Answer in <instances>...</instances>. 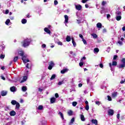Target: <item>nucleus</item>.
I'll return each mask as SVG.
<instances>
[{"instance_id":"obj_54","label":"nucleus","mask_w":125,"mask_h":125,"mask_svg":"<svg viewBox=\"0 0 125 125\" xmlns=\"http://www.w3.org/2000/svg\"><path fill=\"white\" fill-rule=\"evenodd\" d=\"M89 0H82L83 3H85L86 1H88Z\"/></svg>"},{"instance_id":"obj_51","label":"nucleus","mask_w":125,"mask_h":125,"mask_svg":"<svg viewBox=\"0 0 125 125\" xmlns=\"http://www.w3.org/2000/svg\"><path fill=\"white\" fill-rule=\"evenodd\" d=\"M122 62L123 64H125V58H124L122 60Z\"/></svg>"},{"instance_id":"obj_22","label":"nucleus","mask_w":125,"mask_h":125,"mask_svg":"<svg viewBox=\"0 0 125 125\" xmlns=\"http://www.w3.org/2000/svg\"><path fill=\"white\" fill-rule=\"evenodd\" d=\"M59 115L60 116V117L62 119V120H64V116L63 115V113H62V112H59Z\"/></svg>"},{"instance_id":"obj_63","label":"nucleus","mask_w":125,"mask_h":125,"mask_svg":"<svg viewBox=\"0 0 125 125\" xmlns=\"http://www.w3.org/2000/svg\"><path fill=\"white\" fill-rule=\"evenodd\" d=\"M38 90L39 91H40V92H42V89L39 88Z\"/></svg>"},{"instance_id":"obj_60","label":"nucleus","mask_w":125,"mask_h":125,"mask_svg":"<svg viewBox=\"0 0 125 125\" xmlns=\"http://www.w3.org/2000/svg\"><path fill=\"white\" fill-rule=\"evenodd\" d=\"M106 17L108 19H109V18H110V17H111V15H110V14H107L106 16Z\"/></svg>"},{"instance_id":"obj_4","label":"nucleus","mask_w":125,"mask_h":125,"mask_svg":"<svg viewBox=\"0 0 125 125\" xmlns=\"http://www.w3.org/2000/svg\"><path fill=\"white\" fill-rule=\"evenodd\" d=\"M118 63L117 62L113 61L112 62V64L111 63H109V67L110 68L111 71H113V68L112 67V66H117Z\"/></svg>"},{"instance_id":"obj_57","label":"nucleus","mask_w":125,"mask_h":125,"mask_svg":"<svg viewBox=\"0 0 125 125\" xmlns=\"http://www.w3.org/2000/svg\"><path fill=\"white\" fill-rule=\"evenodd\" d=\"M117 118L118 120H120V113H118L117 115Z\"/></svg>"},{"instance_id":"obj_53","label":"nucleus","mask_w":125,"mask_h":125,"mask_svg":"<svg viewBox=\"0 0 125 125\" xmlns=\"http://www.w3.org/2000/svg\"><path fill=\"white\" fill-rule=\"evenodd\" d=\"M117 58H118V56L114 55L113 57V60H116Z\"/></svg>"},{"instance_id":"obj_20","label":"nucleus","mask_w":125,"mask_h":125,"mask_svg":"<svg viewBox=\"0 0 125 125\" xmlns=\"http://www.w3.org/2000/svg\"><path fill=\"white\" fill-rule=\"evenodd\" d=\"M66 42H71V36H67L66 38Z\"/></svg>"},{"instance_id":"obj_50","label":"nucleus","mask_w":125,"mask_h":125,"mask_svg":"<svg viewBox=\"0 0 125 125\" xmlns=\"http://www.w3.org/2000/svg\"><path fill=\"white\" fill-rule=\"evenodd\" d=\"M0 78L1 80H3V81H5V78L3 76H1Z\"/></svg>"},{"instance_id":"obj_19","label":"nucleus","mask_w":125,"mask_h":125,"mask_svg":"<svg viewBox=\"0 0 125 125\" xmlns=\"http://www.w3.org/2000/svg\"><path fill=\"white\" fill-rule=\"evenodd\" d=\"M97 27L99 29H101V28H102V24H101L100 22L98 23L97 24Z\"/></svg>"},{"instance_id":"obj_9","label":"nucleus","mask_w":125,"mask_h":125,"mask_svg":"<svg viewBox=\"0 0 125 125\" xmlns=\"http://www.w3.org/2000/svg\"><path fill=\"white\" fill-rule=\"evenodd\" d=\"M64 23L65 24H66L68 22L69 17H68V16H67L66 15H64Z\"/></svg>"},{"instance_id":"obj_18","label":"nucleus","mask_w":125,"mask_h":125,"mask_svg":"<svg viewBox=\"0 0 125 125\" xmlns=\"http://www.w3.org/2000/svg\"><path fill=\"white\" fill-rule=\"evenodd\" d=\"M81 120L82 121V122H84L85 121V118H84V116L82 114L80 115Z\"/></svg>"},{"instance_id":"obj_37","label":"nucleus","mask_w":125,"mask_h":125,"mask_svg":"<svg viewBox=\"0 0 125 125\" xmlns=\"http://www.w3.org/2000/svg\"><path fill=\"white\" fill-rule=\"evenodd\" d=\"M68 115H69V116H72V114H73V111H72L71 110H69L68 111Z\"/></svg>"},{"instance_id":"obj_47","label":"nucleus","mask_w":125,"mask_h":125,"mask_svg":"<svg viewBox=\"0 0 125 125\" xmlns=\"http://www.w3.org/2000/svg\"><path fill=\"white\" fill-rule=\"evenodd\" d=\"M75 122V118H73L70 121V124H73Z\"/></svg>"},{"instance_id":"obj_6","label":"nucleus","mask_w":125,"mask_h":125,"mask_svg":"<svg viewBox=\"0 0 125 125\" xmlns=\"http://www.w3.org/2000/svg\"><path fill=\"white\" fill-rule=\"evenodd\" d=\"M86 59V58H85V57H84L82 59H81V62L79 63V65L80 66V67H82V66H83V60H85Z\"/></svg>"},{"instance_id":"obj_10","label":"nucleus","mask_w":125,"mask_h":125,"mask_svg":"<svg viewBox=\"0 0 125 125\" xmlns=\"http://www.w3.org/2000/svg\"><path fill=\"white\" fill-rule=\"evenodd\" d=\"M7 94V91H1L0 95L1 96H5Z\"/></svg>"},{"instance_id":"obj_23","label":"nucleus","mask_w":125,"mask_h":125,"mask_svg":"<svg viewBox=\"0 0 125 125\" xmlns=\"http://www.w3.org/2000/svg\"><path fill=\"white\" fill-rule=\"evenodd\" d=\"M21 89H22V91L25 92V91H27V87L26 86H23L22 87Z\"/></svg>"},{"instance_id":"obj_61","label":"nucleus","mask_w":125,"mask_h":125,"mask_svg":"<svg viewBox=\"0 0 125 125\" xmlns=\"http://www.w3.org/2000/svg\"><path fill=\"white\" fill-rule=\"evenodd\" d=\"M77 23H78V24H80V23H81V20H77Z\"/></svg>"},{"instance_id":"obj_48","label":"nucleus","mask_w":125,"mask_h":125,"mask_svg":"<svg viewBox=\"0 0 125 125\" xmlns=\"http://www.w3.org/2000/svg\"><path fill=\"white\" fill-rule=\"evenodd\" d=\"M118 43H119V44H120V45H123V42L122 41H118Z\"/></svg>"},{"instance_id":"obj_15","label":"nucleus","mask_w":125,"mask_h":125,"mask_svg":"<svg viewBox=\"0 0 125 125\" xmlns=\"http://www.w3.org/2000/svg\"><path fill=\"white\" fill-rule=\"evenodd\" d=\"M10 90L12 92H15L16 91V87L15 86L11 87Z\"/></svg>"},{"instance_id":"obj_44","label":"nucleus","mask_w":125,"mask_h":125,"mask_svg":"<svg viewBox=\"0 0 125 125\" xmlns=\"http://www.w3.org/2000/svg\"><path fill=\"white\" fill-rule=\"evenodd\" d=\"M29 65L31 66V63H28L26 65V67L27 68V69H30V67H29Z\"/></svg>"},{"instance_id":"obj_13","label":"nucleus","mask_w":125,"mask_h":125,"mask_svg":"<svg viewBox=\"0 0 125 125\" xmlns=\"http://www.w3.org/2000/svg\"><path fill=\"white\" fill-rule=\"evenodd\" d=\"M9 114L10 116L13 117L14 116H15V115H16V112L14 110H13L10 112Z\"/></svg>"},{"instance_id":"obj_42","label":"nucleus","mask_w":125,"mask_h":125,"mask_svg":"<svg viewBox=\"0 0 125 125\" xmlns=\"http://www.w3.org/2000/svg\"><path fill=\"white\" fill-rule=\"evenodd\" d=\"M96 104L98 105V106H99V105H100L101 104V103L99 101H96L95 102Z\"/></svg>"},{"instance_id":"obj_14","label":"nucleus","mask_w":125,"mask_h":125,"mask_svg":"<svg viewBox=\"0 0 125 125\" xmlns=\"http://www.w3.org/2000/svg\"><path fill=\"white\" fill-rule=\"evenodd\" d=\"M92 124H94V125H98V122L96 119H92Z\"/></svg>"},{"instance_id":"obj_17","label":"nucleus","mask_w":125,"mask_h":125,"mask_svg":"<svg viewBox=\"0 0 125 125\" xmlns=\"http://www.w3.org/2000/svg\"><path fill=\"white\" fill-rule=\"evenodd\" d=\"M55 101H56V98L53 97V98H51L50 99V102L52 104H53L55 102Z\"/></svg>"},{"instance_id":"obj_56","label":"nucleus","mask_w":125,"mask_h":125,"mask_svg":"<svg viewBox=\"0 0 125 125\" xmlns=\"http://www.w3.org/2000/svg\"><path fill=\"white\" fill-rule=\"evenodd\" d=\"M0 58L1 59H3L4 58V55H1L0 56Z\"/></svg>"},{"instance_id":"obj_30","label":"nucleus","mask_w":125,"mask_h":125,"mask_svg":"<svg viewBox=\"0 0 125 125\" xmlns=\"http://www.w3.org/2000/svg\"><path fill=\"white\" fill-rule=\"evenodd\" d=\"M5 23L6 25H9V23H10V20L7 19Z\"/></svg>"},{"instance_id":"obj_62","label":"nucleus","mask_w":125,"mask_h":125,"mask_svg":"<svg viewBox=\"0 0 125 125\" xmlns=\"http://www.w3.org/2000/svg\"><path fill=\"white\" fill-rule=\"evenodd\" d=\"M100 68H103V67H104L103 64L101 63L100 64Z\"/></svg>"},{"instance_id":"obj_43","label":"nucleus","mask_w":125,"mask_h":125,"mask_svg":"<svg viewBox=\"0 0 125 125\" xmlns=\"http://www.w3.org/2000/svg\"><path fill=\"white\" fill-rule=\"evenodd\" d=\"M42 48H46V45L45 44H43L42 45Z\"/></svg>"},{"instance_id":"obj_34","label":"nucleus","mask_w":125,"mask_h":125,"mask_svg":"<svg viewBox=\"0 0 125 125\" xmlns=\"http://www.w3.org/2000/svg\"><path fill=\"white\" fill-rule=\"evenodd\" d=\"M77 104H78V103L76 102H73L72 103V106H73V107H76V106H77Z\"/></svg>"},{"instance_id":"obj_24","label":"nucleus","mask_w":125,"mask_h":125,"mask_svg":"<svg viewBox=\"0 0 125 125\" xmlns=\"http://www.w3.org/2000/svg\"><path fill=\"white\" fill-rule=\"evenodd\" d=\"M116 20L117 21H120V20H121V19H122V16H116Z\"/></svg>"},{"instance_id":"obj_32","label":"nucleus","mask_w":125,"mask_h":125,"mask_svg":"<svg viewBox=\"0 0 125 125\" xmlns=\"http://www.w3.org/2000/svg\"><path fill=\"white\" fill-rule=\"evenodd\" d=\"M94 52L95 53L96 52L97 53H98V52H99V49L98 48H94Z\"/></svg>"},{"instance_id":"obj_35","label":"nucleus","mask_w":125,"mask_h":125,"mask_svg":"<svg viewBox=\"0 0 125 125\" xmlns=\"http://www.w3.org/2000/svg\"><path fill=\"white\" fill-rule=\"evenodd\" d=\"M43 109V106L42 105H40L38 106V110H42Z\"/></svg>"},{"instance_id":"obj_3","label":"nucleus","mask_w":125,"mask_h":125,"mask_svg":"<svg viewBox=\"0 0 125 125\" xmlns=\"http://www.w3.org/2000/svg\"><path fill=\"white\" fill-rule=\"evenodd\" d=\"M55 64L53 61H51L49 62V66L48 67V70H52V68L54 67Z\"/></svg>"},{"instance_id":"obj_46","label":"nucleus","mask_w":125,"mask_h":125,"mask_svg":"<svg viewBox=\"0 0 125 125\" xmlns=\"http://www.w3.org/2000/svg\"><path fill=\"white\" fill-rule=\"evenodd\" d=\"M18 60V57H15L14 59V62H16Z\"/></svg>"},{"instance_id":"obj_12","label":"nucleus","mask_w":125,"mask_h":125,"mask_svg":"<svg viewBox=\"0 0 125 125\" xmlns=\"http://www.w3.org/2000/svg\"><path fill=\"white\" fill-rule=\"evenodd\" d=\"M68 71H69V69L65 68L61 70V74H65V73H67V72H68Z\"/></svg>"},{"instance_id":"obj_45","label":"nucleus","mask_w":125,"mask_h":125,"mask_svg":"<svg viewBox=\"0 0 125 125\" xmlns=\"http://www.w3.org/2000/svg\"><path fill=\"white\" fill-rule=\"evenodd\" d=\"M87 83H89V82H90V78L88 77L86 79Z\"/></svg>"},{"instance_id":"obj_38","label":"nucleus","mask_w":125,"mask_h":125,"mask_svg":"<svg viewBox=\"0 0 125 125\" xmlns=\"http://www.w3.org/2000/svg\"><path fill=\"white\" fill-rule=\"evenodd\" d=\"M85 109L86 111H88V110H89V105H88V104H86Z\"/></svg>"},{"instance_id":"obj_2","label":"nucleus","mask_w":125,"mask_h":125,"mask_svg":"<svg viewBox=\"0 0 125 125\" xmlns=\"http://www.w3.org/2000/svg\"><path fill=\"white\" fill-rule=\"evenodd\" d=\"M31 42L32 40L30 39L26 38L21 42V44L23 47H27L30 45Z\"/></svg>"},{"instance_id":"obj_1","label":"nucleus","mask_w":125,"mask_h":125,"mask_svg":"<svg viewBox=\"0 0 125 125\" xmlns=\"http://www.w3.org/2000/svg\"><path fill=\"white\" fill-rule=\"evenodd\" d=\"M19 55L22 57V60L24 64H26V63L30 62V61L27 59V55H24V51H19Z\"/></svg>"},{"instance_id":"obj_5","label":"nucleus","mask_w":125,"mask_h":125,"mask_svg":"<svg viewBox=\"0 0 125 125\" xmlns=\"http://www.w3.org/2000/svg\"><path fill=\"white\" fill-rule=\"evenodd\" d=\"M114 110L109 109L108 110V116H113L114 115Z\"/></svg>"},{"instance_id":"obj_7","label":"nucleus","mask_w":125,"mask_h":125,"mask_svg":"<svg viewBox=\"0 0 125 125\" xmlns=\"http://www.w3.org/2000/svg\"><path fill=\"white\" fill-rule=\"evenodd\" d=\"M75 8L77 9V10H81L82 9V5L80 4H75Z\"/></svg>"},{"instance_id":"obj_25","label":"nucleus","mask_w":125,"mask_h":125,"mask_svg":"<svg viewBox=\"0 0 125 125\" xmlns=\"http://www.w3.org/2000/svg\"><path fill=\"white\" fill-rule=\"evenodd\" d=\"M125 64L124 63L121 64L118 66V67L121 69L123 68H125Z\"/></svg>"},{"instance_id":"obj_16","label":"nucleus","mask_w":125,"mask_h":125,"mask_svg":"<svg viewBox=\"0 0 125 125\" xmlns=\"http://www.w3.org/2000/svg\"><path fill=\"white\" fill-rule=\"evenodd\" d=\"M27 79H28V77H27V76H24L23 78V80L21 81V83H24V82H26Z\"/></svg>"},{"instance_id":"obj_29","label":"nucleus","mask_w":125,"mask_h":125,"mask_svg":"<svg viewBox=\"0 0 125 125\" xmlns=\"http://www.w3.org/2000/svg\"><path fill=\"white\" fill-rule=\"evenodd\" d=\"M72 41L73 46H74V47H76V46H77V43H76V42H75V41H74V39H72Z\"/></svg>"},{"instance_id":"obj_49","label":"nucleus","mask_w":125,"mask_h":125,"mask_svg":"<svg viewBox=\"0 0 125 125\" xmlns=\"http://www.w3.org/2000/svg\"><path fill=\"white\" fill-rule=\"evenodd\" d=\"M54 4L55 5H57L58 4V1L56 0L54 1Z\"/></svg>"},{"instance_id":"obj_39","label":"nucleus","mask_w":125,"mask_h":125,"mask_svg":"<svg viewBox=\"0 0 125 125\" xmlns=\"http://www.w3.org/2000/svg\"><path fill=\"white\" fill-rule=\"evenodd\" d=\"M82 42H83V43H84V44H85V45H86L87 44V42H86V41L85 40L83 39L82 40Z\"/></svg>"},{"instance_id":"obj_28","label":"nucleus","mask_w":125,"mask_h":125,"mask_svg":"<svg viewBox=\"0 0 125 125\" xmlns=\"http://www.w3.org/2000/svg\"><path fill=\"white\" fill-rule=\"evenodd\" d=\"M21 23L22 24H26L27 23V20L25 19L21 20Z\"/></svg>"},{"instance_id":"obj_8","label":"nucleus","mask_w":125,"mask_h":125,"mask_svg":"<svg viewBox=\"0 0 125 125\" xmlns=\"http://www.w3.org/2000/svg\"><path fill=\"white\" fill-rule=\"evenodd\" d=\"M44 32L47 33V34H49V35H50V34L51 33V32H50V30L47 27L44 28Z\"/></svg>"},{"instance_id":"obj_64","label":"nucleus","mask_w":125,"mask_h":125,"mask_svg":"<svg viewBox=\"0 0 125 125\" xmlns=\"http://www.w3.org/2000/svg\"><path fill=\"white\" fill-rule=\"evenodd\" d=\"M122 30L123 31H125V26H124L123 28H122Z\"/></svg>"},{"instance_id":"obj_40","label":"nucleus","mask_w":125,"mask_h":125,"mask_svg":"<svg viewBox=\"0 0 125 125\" xmlns=\"http://www.w3.org/2000/svg\"><path fill=\"white\" fill-rule=\"evenodd\" d=\"M107 100L108 101H112V97L110 96H107Z\"/></svg>"},{"instance_id":"obj_11","label":"nucleus","mask_w":125,"mask_h":125,"mask_svg":"<svg viewBox=\"0 0 125 125\" xmlns=\"http://www.w3.org/2000/svg\"><path fill=\"white\" fill-rule=\"evenodd\" d=\"M118 93L117 92H115L113 93H112V98H116L118 95Z\"/></svg>"},{"instance_id":"obj_55","label":"nucleus","mask_w":125,"mask_h":125,"mask_svg":"<svg viewBox=\"0 0 125 125\" xmlns=\"http://www.w3.org/2000/svg\"><path fill=\"white\" fill-rule=\"evenodd\" d=\"M55 96L56 98H58V97H59V95H58V93H56Z\"/></svg>"},{"instance_id":"obj_58","label":"nucleus","mask_w":125,"mask_h":125,"mask_svg":"<svg viewBox=\"0 0 125 125\" xmlns=\"http://www.w3.org/2000/svg\"><path fill=\"white\" fill-rule=\"evenodd\" d=\"M58 44H59V45H62V42H58Z\"/></svg>"},{"instance_id":"obj_41","label":"nucleus","mask_w":125,"mask_h":125,"mask_svg":"<svg viewBox=\"0 0 125 125\" xmlns=\"http://www.w3.org/2000/svg\"><path fill=\"white\" fill-rule=\"evenodd\" d=\"M121 13L120 11H117L116 13V16H119V15H121Z\"/></svg>"},{"instance_id":"obj_21","label":"nucleus","mask_w":125,"mask_h":125,"mask_svg":"<svg viewBox=\"0 0 125 125\" xmlns=\"http://www.w3.org/2000/svg\"><path fill=\"white\" fill-rule=\"evenodd\" d=\"M19 108H20V104L19 103H17L16 104V109H17V110H19Z\"/></svg>"},{"instance_id":"obj_27","label":"nucleus","mask_w":125,"mask_h":125,"mask_svg":"<svg viewBox=\"0 0 125 125\" xmlns=\"http://www.w3.org/2000/svg\"><path fill=\"white\" fill-rule=\"evenodd\" d=\"M56 78V74H53L50 78V80L52 81V80H54V79Z\"/></svg>"},{"instance_id":"obj_26","label":"nucleus","mask_w":125,"mask_h":125,"mask_svg":"<svg viewBox=\"0 0 125 125\" xmlns=\"http://www.w3.org/2000/svg\"><path fill=\"white\" fill-rule=\"evenodd\" d=\"M11 104L12 105H16L17 103V101H15V100H12L11 102Z\"/></svg>"},{"instance_id":"obj_33","label":"nucleus","mask_w":125,"mask_h":125,"mask_svg":"<svg viewBox=\"0 0 125 125\" xmlns=\"http://www.w3.org/2000/svg\"><path fill=\"white\" fill-rule=\"evenodd\" d=\"M63 83H64V80H62V81H61V82H59L58 83V84L59 85H61L63 84Z\"/></svg>"},{"instance_id":"obj_52","label":"nucleus","mask_w":125,"mask_h":125,"mask_svg":"<svg viewBox=\"0 0 125 125\" xmlns=\"http://www.w3.org/2000/svg\"><path fill=\"white\" fill-rule=\"evenodd\" d=\"M79 37L81 38L82 40H83V36L82 34H79Z\"/></svg>"},{"instance_id":"obj_36","label":"nucleus","mask_w":125,"mask_h":125,"mask_svg":"<svg viewBox=\"0 0 125 125\" xmlns=\"http://www.w3.org/2000/svg\"><path fill=\"white\" fill-rule=\"evenodd\" d=\"M3 13H4V14H8L9 13V10H6L5 12H4V10H3Z\"/></svg>"},{"instance_id":"obj_59","label":"nucleus","mask_w":125,"mask_h":125,"mask_svg":"<svg viewBox=\"0 0 125 125\" xmlns=\"http://www.w3.org/2000/svg\"><path fill=\"white\" fill-rule=\"evenodd\" d=\"M106 4V1H103L102 2V5H105Z\"/></svg>"},{"instance_id":"obj_31","label":"nucleus","mask_w":125,"mask_h":125,"mask_svg":"<svg viewBox=\"0 0 125 125\" xmlns=\"http://www.w3.org/2000/svg\"><path fill=\"white\" fill-rule=\"evenodd\" d=\"M92 37H93V39H97V35L96 34H91Z\"/></svg>"}]
</instances>
